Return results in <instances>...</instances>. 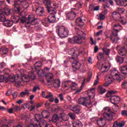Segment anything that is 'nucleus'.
I'll return each mask as SVG.
<instances>
[{
	"label": "nucleus",
	"mask_w": 127,
	"mask_h": 127,
	"mask_svg": "<svg viewBox=\"0 0 127 127\" xmlns=\"http://www.w3.org/2000/svg\"><path fill=\"white\" fill-rule=\"evenodd\" d=\"M3 71L4 73V76L0 75V83H2L4 80L6 83H7L9 81L12 82H16L19 78V75L18 74L14 75L12 74L9 75L8 72H7L9 71V69L7 68L4 69Z\"/></svg>",
	"instance_id": "obj_1"
},
{
	"label": "nucleus",
	"mask_w": 127,
	"mask_h": 127,
	"mask_svg": "<svg viewBox=\"0 0 127 127\" xmlns=\"http://www.w3.org/2000/svg\"><path fill=\"white\" fill-rule=\"evenodd\" d=\"M77 34L79 37L77 36H74L72 38H68V42L72 44H75V43L81 44V43L83 42V39H86V34L83 33L81 30H78L77 31Z\"/></svg>",
	"instance_id": "obj_2"
},
{
	"label": "nucleus",
	"mask_w": 127,
	"mask_h": 127,
	"mask_svg": "<svg viewBox=\"0 0 127 127\" xmlns=\"http://www.w3.org/2000/svg\"><path fill=\"white\" fill-rule=\"evenodd\" d=\"M52 3L55 7L48 8V11L50 13L48 17V21L50 23H54L56 21V17L55 16L56 13H57L56 8H58L59 6V4L58 3H56V2H53Z\"/></svg>",
	"instance_id": "obj_3"
},
{
	"label": "nucleus",
	"mask_w": 127,
	"mask_h": 127,
	"mask_svg": "<svg viewBox=\"0 0 127 127\" xmlns=\"http://www.w3.org/2000/svg\"><path fill=\"white\" fill-rule=\"evenodd\" d=\"M56 32L61 38H66L69 35V30L63 26L57 27Z\"/></svg>",
	"instance_id": "obj_4"
},
{
	"label": "nucleus",
	"mask_w": 127,
	"mask_h": 127,
	"mask_svg": "<svg viewBox=\"0 0 127 127\" xmlns=\"http://www.w3.org/2000/svg\"><path fill=\"white\" fill-rule=\"evenodd\" d=\"M115 77L113 78L112 75L109 76L108 77L105 78V81L108 82L109 83L112 84L113 83V80H115L117 82H121L122 80L126 79V77H124L123 75L116 73L114 75Z\"/></svg>",
	"instance_id": "obj_5"
},
{
	"label": "nucleus",
	"mask_w": 127,
	"mask_h": 127,
	"mask_svg": "<svg viewBox=\"0 0 127 127\" xmlns=\"http://www.w3.org/2000/svg\"><path fill=\"white\" fill-rule=\"evenodd\" d=\"M105 112L103 113V117L107 121H112L113 120V115H112V110L109 107H106L104 109Z\"/></svg>",
	"instance_id": "obj_6"
},
{
	"label": "nucleus",
	"mask_w": 127,
	"mask_h": 127,
	"mask_svg": "<svg viewBox=\"0 0 127 127\" xmlns=\"http://www.w3.org/2000/svg\"><path fill=\"white\" fill-rule=\"evenodd\" d=\"M117 92L114 91H109L108 93L106 94V97L107 98H110L111 103L112 104H116V96H113L115 95Z\"/></svg>",
	"instance_id": "obj_7"
},
{
	"label": "nucleus",
	"mask_w": 127,
	"mask_h": 127,
	"mask_svg": "<svg viewBox=\"0 0 127 127\" xmlns=\"http://www.w3.org/2000/svg\"><path fill=\"white\" fill-rule=\"evenodd\" d=\"M121 27L120 28V30L123 29V27L120 24H116L114 26V30L112 31V34L113 35L114 38H115L116 40H117V38H118V33L120 32L119 29H116V27Z\"/></svg>",
	"instance_id": "obj_8"
},
{
	"label": "nucleus",
	"mask_w": 127,
	"mask_h": 127,
	"mask_svg": "<svg viewBox=\"0 0 127 127\" xmlns=\"http://www.w3.org/2000/svg\"><path fill=\"white\" fill-rule=\"evenodd\" d=\"M36 18H34V15H29L28 17L26 24H31L32 25H35L36 24Z\"/></svg>",
	"instance_id": "obj_9"
},
{
	"label": "nucleus",
	"mask_w": 127,
	"mask_h": 127,
	"mask_svg": "<svg viewBox=\"0 0 127 127\" xmlns=\"http://www.w3.org/2000/svg\"><path fill=\"white\" fill-rule=\"evenodd\" d=\"M72 61H73V63H72V66L73 69V72H76V70L80 69L81 64L78 61L75 60V59L74 60H72Z\"/></svg>",
	"instance_id": "obj_10"
},
{
	"label": "nucleus",
	"mask_w": 127,
	"mask_h": 127,
	"mask_svg": "<svg viewBox=\"0 0 127 127\" xmlns=\"http://www.w3.org/2000/svg\"><path fill=\"white\" fill-rule=\"evenodd\" d=\"M78 104H79V105H82L83 106L87 107L88 105L91 106V105H92V102H90L89 103H88L87 102V99L82 97L78 99Z\"/></svg>",
	"instance_id": "obj_11"
},
{
	"label": "nucleus",
	"mask_w": 127,
	"mask_h": 127,
	"mask_svg": "<svg viewBox=\"0 0 127 127\" xmlns=\"http://www.w3.org/2000/svg\"><path fill=\"white\" fill-rule=\"evenodd\" d=\"M68 54L69 55H70V56H68L69 60H74L75 58L73 56H75V55L77 56L76 52L75 51V49L74 48L69 49Z\"/></svg>",
	"instance_id": "obj_12"
},
{
	"label": "nucleus",
	"mask_w": 127,
	"mask_h": 127,
	"mask_svg": "<svg viewBox=\"0 0 127 127\" xmlns=\"http://www.w3.org/2000/svg\"><path fill=\"white\" fill-rule=\"evenodd\" d=\"M66 18L69 20H73L76 18V13L74 11H70L66 14Z\"/></svg>",
	"instance_id": "obj_13"
},
{
	"label": "nucleus",
	"mask_w": 127,
	"mask_h": 127,
	"mask_svg": "<svg viewBox=\"0 0 127 127\" xmlns=\"http://www.w3.org/2000/svg\"><path fill=\"white\" fill-rule=\"evenodd\" d=\"M96 122L99 127H105V125H106V120L103 118H100L98 120H96Z\"/></svg>",
	"instance_id": "obj_14"
},
{
	"label": "nucleus",
	"mask_w": 127,
	"mask_h": 127,
	"mask_svg": "<svg viewBox=\"0 0 127 127\" xmlns=\"http://www.w3.org/2000/svg\"><path fill=\"white\" fill-rule=\"evenodd\" d=\"M2 24L4 26H6V27H11V26L13 25V22L8 19H6L5 21L2 23Z\"/></svg>",
	"instance_id": "obj_15"
},
{
	"label": "nucleus",
	"mask_w": 127,
	"mask_h": 127,
	"mask_svg": "<svg viewBox=\"0 0 127 127\" xmlns=\"http://www.w3.org/2000/svg\"><path fill=\"white\" fill-rule=\"evenodd\" d=\"M75 24L77 26L81 27V26H83V25H84V22H83L82 18H81V17H79L76 18L75 20Z\"/></svg>",
	"instance_id": "obj_16"
},
{
	"label": "nucleus",
	"mask_w": 127,
	"mask_h": 127,
	"mask_svg": "<svg viewBox=\"0 0 127 127\" xmlns=\"http://www.w3.org/2000/svg\"><path fill=\"white\" fill-rule=\"evenodd\" d=\"M118 53L121 55V56H125L127 53V51H126V47L124 46L120 49L118 51Z\"/></svg>",
	"instance_id": "obj_17"
},
{
	"label": "nucleus",
	"mask_w": 127,
	"mask_h": 127,
	"mask_svg": "<svg viewBox=\"0 0 127 127\" xmlns=\"http://www.w3.org/2000/svg\"><path fill=\"white\" fill-rule=\"evenodd\" d=\"M61 84V81H60V79H56L54 80V87L56 89H58L59 87H60V85Z\"/></svg>",
	"instance_id": "obj_18"
},
{
	"label": "nucleus",
	"mask_w": 127,
	"mask_h": 127,
	"mask_svg": "<svg viewBox=\"0 0 127 127\" xmlns=\"http://www.w3.org/2000/svg\"><path fill=\"white\" fill-rule=\"evenodd\" d=\"M73 127H83V124L82 122H80L79 120H76L72 123Z\"/></svg>",
	"instance_id": "obj_19"
},
{
	"label": "nucleus",
	"mask_w": 127,
	"mask_h": 127,
	"mask_svg": "<svg viewBox=\"0 0 127 127\" xmlns=\"http://www.w3.org/2000/svg\"><path fill=\"white\" fill-rule=\"evenodd\" d=\"M44 3L45 5H46L47 10H48V8H51V7H55L54 5H53L54 7L51 6V1L50 0H44Z\"/></svg>",
	"instance_id": "obj_20"
},
{
	"label": "nucleus",
	"mask_w": 127,
	"mask_h": 127,
	"mask_svg": "<svg viewBox=\"0 0 127 127\" xmlns=\"http://www.w3.org/2000/svg\"><path fill=\"white\" fill-rule=\"evenodd\" d=\"M8 49L4 46H2L0 49V54L5 55L7 53Z\"/></svg>",
	"instance_id": "obj_21"
},
{
	"label": "nucleus",
	"mask_w": 127,
	"mask_h": 127,
	"mask_svg": "<svg viewBox=\"0 0 127 127\" xmlns=\"http://www.w3.org/2000/svg\"><path fill=\"white\" fill-rule=\"evenodd\" d=\"M107 90L104 88L102 86H99L97 88V92L100 95H103L106 93Z\"/></svg>",
	"instance_id": "obj_22"
},
{
	"label": "nucleus",
	"mask_w": 127,
	"mask_h": 127,
	"mask_svg": "<svg viewBox=\"0 0 127 127\" xmlns=\"http://www.w3.org/2000/svg\"><path fill=\"white\" fill-rule=\"evenodd\" d=\"M42 65V63L41 61L37 62L34 64L35 69L37 70H39L41 69Z\"/></svg>",
	"instance_id": "obj_23"
},
{
	"label": "nucleus",
	"mask_w": 127,
	"mask_h": 127,
	"mask_svg": "<svg viewBox=\"0 0 127 127\" xmlns=\"http://www.w3.org/2000/svg\"><path fill=\"white\" fill-rule=\"evenodd\" d=\"M50 115V114L49 113V112L46 110H44L42 112V117L44 119H48Z\"/></svg>",
	"instance_id": "obj_24"
},
{
	"label": "nucleus",
	"mask_w": 127,
	"mask_h": 127,
	"mask_svg": "<svg viewBox=\"0 0 127 127\" xmlns=\"http://www.w3.org/2000/svg\"><path fill=\"white\" fill-rule=\"evenodd\" d=\"M14 9L16 11H17V12H20V9H21V8L20 7V5L17 3V2L16 1L14 2Z\"/></svg>",
	"instance_id": "obj_25"
},
{
	"label": "nucleus",
	"mask_w": 127,
	"mask_h": 127,
	"mask_svg": "<svg viewBox=\"0 0 127 127\" xmlns=\"http://www.w3.org/2000/svg\"><path fill=\"white\" fill-rule=\"evenodd\" d=\"M71 111H72V112H74V113H75V114H77L78 115L79 113H80V108H79L77 106H72L71 107L70 109Z\"/></svg>",
	"instance_id": "obj_26"
},
{
	"label": "nucleus",
	"mask_w": 127,
	"mask_h": 127,
	"mask_svg": "<svg viewBox=\"0 0 127 127\" xmlns=\"http://www.w3.org/2000/svg\"><path fill=\"white\" fill-rule=\"evenodd\" d=\"M48 94V95L45 96V98L49 99V101L50 102H54V98L53 97V95H52V93H51L50 92H49Z\"/></svg>",
	"instance_id": "obj_27"
},
{
	"label": "nucleus",
	"mask_w": 127,
	"mask_h": 127,
	"mask_svg": "<svg viewBox=\"0 0 127 127\" xmlns=\"http://www.w3.org/2000/svg\"><path fill=\"white\" fill-rule=\"evenodd\" d=\"M37 10H38L39 12V15H40V16H42V15H43V14L45 12V11H44V7H38V8H37L36 11H37Z\"/></svg>",
	"instance_id": "obj_28"
},
{
	"label": "nucleus",
	"mask_w": 127,
	"mask_h": 127,
	"mask_svg": "<svg viewBox=\"0 0 127 127\" xmlns=\"http://www.w3.org/2000/svg\"><path fill=\"white\" fill-rule=\"evenodd\" d=\"M121 71L124 76H127V65L122 66L121 68Z\"/></svg>",
	"instance_id": "obj_29"
},
{
	"label": "nucleus",
	"mask_w": 127,
	"mask_h": 127,
	"mask_svg": "<svg viewBox=\"0 0 127 127\" xmlns=\"http://www.w3.org/2000/svg\"><path fill=\"white\" fill-rule=\"evenodd\" d=\"M38 127H46L47 126V122L45 120H42L40 122Z\"/></svg>",
	"instance_id": "obj_30"
},
{
	"label": "nucleus",
	"mask_w": 127,
	"mask_h": 127,
	"mask_svg": "<svg viewBox=\"0 0 127 127\" xmlns=\"http://www.w3.org/2000/svg\"><path fill=\"white\" fill-rule=\"evenodd\" d=\"M43 117H42V115L41 116L40 114H36L35 115V119L36 120V122L37 123H39L41 121Z\"/></svg>",
	"instance_id": "obj_31"
},
{
	"label": "nucleus",
	"mask_w": 127,
	"mask_h": 127,
	"mask_svg": "<svg viewBox=\"0 0 127 127\" xmlns=\"http://www.w3.org/2000/svg\"><path fill=\"white\" fill-rule=\"evenodd\" d=\"M100 71L102 72V73H106V72H108V71H109L108 66L102 64Z\"/></svg>",
	"instance_id": "obj_32"
},
{
	"label": "nucleus",
	"mask_w": 127,
	"mask_h": 127,
	"mask_svg": "<svg viewBox=\"0 0 127 127\" xmlns=\"http://www.w3.org/2000/svg\"><path fill=\"white\" fill-rule=\"evenodd\" d=\"M82 7V3L80 2H78L76 3L74 5V8H72L71 10H73V9H75L76 10H78V9H80Z\"/></svg>",
	"instance_id": "obj_33"
},
{
	"label": "nucleus",
	"mask_w": 127,
	"mask_h": 127,
	"mask_svg": "<svg viewBox=\"0 0 127 127\" xmlns=\"http://www.w3.org/2000/svg\"><path fill=\"white\" fill-rule=\"evenodd\" d=\"M106 37L107 38H110V39H111L113 42V43H117L118 41H119V40L120 39L119 37H117V40L116 39V38H114V37L112 35H111L110 37L107 36Z\"/></svg>",
	"instance_id": "obj_34"
},
{
	"label": "nucleus",
	"mask_w": 127,
	"mask_h": 127,
	"mask_svg": "<svg viewBox=\"0 0 127 127\" xmlns=\"http://www.w3.org/2000/svg\"><path fill=\"white\" fill-rule=\"evenodd\" d=\"M11 11V9H9V8L5 7L4 8V11H3L2 13L4 15H9V14H10Z\"/></svg>",
	"instance_id": "obj_35"
},
{
	"label": "nucleus",
	"mask_w": 127,
	"mask_h": 127,
	"mask_svg": "<svg viewBox=\"0 0 127 127\" xmlns=\"http://www.w3.org/2000/svg\"><path fill=\"white\" fill-rule=\"evenodd\" d=\"M59 116H58L57 114H54L53 116L52 121L53 122V123H57V122L59 121Z\"/></svg>",
	"instance_id": "obj_36"
},
{
	"label": "nucleus",
	"mask_w": 127,
	"mask_h": 127,
	"mask_svg": "<svg viewBox=\"0 0 127 127\" xmlns=\"http://www.w3.org/2000/svg\"><path fill=\"white\" fill-rule=\"evenodd\" d=\"M46 78H49V79L47 80L48 83H51L52 82V79H53V76L51 73H47L46 74Z\"/></svg>",
	"instance_id": "obj_37"
},
{
	"label": "nucleus",
	"mask_w": 127,
	"mask_h": 127,
	"mask_svg": "<svg viewBox=\"0 0 127 127\" xmlns=\"http://www.w3.org/2000/svg\"><path fill=\"white\" fill-rule=\"evenodd\" d=\"M98 60H104L105 59V54L103 53H100L99 55L97 56Z\"/></svg>",
	"instance_id": "obj_38"
},
{
	"label": "nucleus",
	"mask_w": 127,
	"mask_h": 127,
	"mask_svg": "<svg viewBox=\"0 0 127 127\" xmlns=\"http://www.w3.org/2000/svg\"><path fill=\"white\" fill-rule=\"evenodd\" d=\"M38 71V75L40 76V77H42L44 76V74H45V70L44 69H39Z\"/></svg>",
	"instance_id": "obj_39"
},
{
	"label": "nucleus",
	"mask_w": 127,
	"mask_h": 127,
	"mask_svg": "<svg viewBox=\"0 0 127 127\" xmlns=\"http://www.w3.org/2000/svg\"><path fill=\"white\" fill-rule=\"evenodd\" d=\"M12 18L13 19L12 21L13 22V23H18L19 20V17L18 16H13Z\"/></svg>",
	"instance_id": "obj_40"
},
{
	"label": "nucleus",
	"mask_w": 127,
	"mask_h": 127,
	"mask_svg": "<svg viewBox=\"0 0 127 127\" xmlns=\"http://www.w3.org/2000/svg\"><path fill=\"white\" fill-rule=\"evenodd\" d=\"M6 19V18L5 17V15L4 14H0V21L1 22H4Z\"/></svg>",
	"instance_id": "obj_41"
},
{
	"label": "nucleus",
	"mask_w": 127,
	"mask_h": 127,
	"mask_svg": "<svg viewBox=\"0 0 127 127\" xmlns=\"http://www.w3.org/2000/svg\"><path fill=\"white\" fill-rule=\"evenodd\" d=\"M26 95H29V92L27 90H26L25 92H21L20 94V96H21L22 98H24Z\"/></svg>",
	"instance_id": "obj_42"
},
{
	"label": "nucleus",
	"mask_w": 127,
	"mask_h": 127,
	"mask_svg": "<svg viewBox=\"0 0 127 127\" xmlns=\"http://www.w3.org/2000/svg\"><path fill=\"white\" fill-rule=\"evenodd\" d=\"M124 60H125V58L124 57L117 56L116 58V61H117V62H121L122 63V62H124Z\"/></svg>",
	"instance_id": "obj_43"
},
{
	"label": "nucleus",
	"mask_w": 127,
	"mask_h": 127,
	"mask_svg": "<svg viewBox=\"0 0 127 127\" xmlns=\"http://www.w3.org/2000/svg\"><path fill=\"white\" fill-rule=\"evenodd\" d=\"M70 89L73 91H75V90L77 89V84H76L75 82L72 83L70 85Z\"/></svg>",
	"instance_id": "obj_44"
},
{
	"label": "nucleus",
	"mask_w": 127,
	"mask_h": 127,
	"mask_svg": "<svg viewBox=\"0 0 127 127\" xmlns=\"http://www.w3.org/2000/svg\"><path fill=\"white\" fill-rule=\"evenodd\" d=\"M113 105H114L113 106V111L115 112V113H117V112H118L119 111V105H118L116 104H113Z\"/></svg>",
	"instance_id": "obj_45"
},
{
	"label": "nucleus",
	"mask_w": 127,
	"mask_h": 127,
	"mask_svg": "<svg viewBox=\"0 0 127 127\" xmlns=\"http://www.w3.org/2000/svg\"><path fill=\"white\" fill-rule=\"evenodd\" d=\"M28 77L29 80H35V75H34V73H29Z\"/></svg>",
	"instance_id": "obj_46"
},
{
	"label": "nucleus",
	"mask_w": 127,
	"mask_h": 127,
	"mask_svg": "<svg viewBox=\"0 0 127 127\" xmlns=\"http://www.w3.org/2000/svg\"><path fill=\"white\" fill-rule=\"evenodd\" d=\"M103 51L104 53L106 54V55H109L110 54V52H111V50L109 49L105 48L103 49Z\"/></svg>",
	"instance_id": "obj_47"
},
{
	"label": "nucleus",
	"mask_w": 127,
	"mask_h": 127,
	"mask_svg": "<svg viewBox=\"0 0 127 127\" xmlns=\"http://www.w3.org/2000/svg\"><path fill=\"white\" fill-rule=\"evenodd\" d=\"M121 101V98L119 96H115V104H119Z\"/></svg>",
	"instance_id": "obj_48"
},
{
	"label": "nucleus",
	"mask_w": 127,
	"mask_h": 127,
	"mask_svg": "<svg viewBox=\"0 0 127 127\" xmlns=\"http://www.w3.org/2000/svg\"><path fill=\"white\" fill-rule=\"evenodd\" d=\"M37 90H40V88H39V85L35 86L33 89V92L34 93H35V92H36Z\"/></svg>",
	"instance_id": "obj_49"
},
{
	"label": "nucleus",
	"mask_w": 127,
	"mask_h": 127,
	"mask_svg": "<svg viewBox=\"0 0 127 127\" xmlns=\"http://www.w3.org/2000/svg\"><path fill=\"white\" fill-rule=\"evenodd\" d=\"M122 88L124 89H127V82L124 81L122 84Z\"/></svg>",
	"instance_id": "obj_50"
},
{
	"label": "nucleus",
	"mask_w": 127,
	"mask_h": 127,
	"mask_svg": "<svg viewBox=\"0 0 127 127\" xmlns=\"http://www.w3.org/2000/svg\"><path fill=\"white\" fill-rule=\"evenodd\" d=\"M68 116L71 120H75V114H74V113H69L68 114Z\"/></svg>",
	"instance_id": "obj_51"
},
{
	"label": "nucleus",
	"mask_w": 127,
	"mask_h": 127,
	"mask_svg": "<svg viewBox=\"0 0 127 127\" xmlns=\"http://www.w3.org/2000/svg\"><path fill=\"white\" fill-rule=\"evenodd\" d=\"M125 126V122L122 121L121 122L118 123V127H123Z\"/></svg>",
	"instance_id": "obj_52"
},
{
	"label": "nucleus",
	"mask_w": 127,
	"mask_h": 127,
	"mask_svg": "<svg viewBox=\"0 0 127 127\" xmlns=\"http://www.w3.org/2000/svg\"><path fill=\"white\" fill-rule=\"evenodd\" d=\"M99 16L100 20H104V19H105V15L104 14L101 13Z\"/></svg>",
	"instance_id": "obj_53"
},
{
	"label": "nucleus",
	"mask_w": 127,
	"mask_h": 127,
	"mask_svg": "<svg viewBox=\"0 0 127 127\" xmlns=\"http://www.w3.org/2000/svg\"><path fill=\"white\" fill-rule=\"evenodd\" d=\"M25 21H26V17L25 16L22 17L21 18V22H22V23H24Z\"/></svg>",
	"instance_id": "obj_54"
},
{
	"label": "nucleus",
	"mask_w": 127,
	"mask_h": 127,
	"mask_svg": "<svg viewBox=\"0 0 127 127\" xmlns=\"http://www.w3.org/2000/svg\"><path fill=\"white\" fill-rule=\"evenodd\" d=\"M120 22L122 23L123 25H126L127 24V22L126 20L122 19L120 20Z\"/></svg>",
	"instance_id": "obj_55"
},
{
	"label": "nucleus",
	"mask_w": 127,
	"mask_h": 127,
	"mask_svg": "<svg viewBox=\"0 0 127 127\" xmlns=\"http://www.w3.org/2000/svg\"><path fill=\"white\" fill-rule=\"evenodd\" d=\"M113 127H119V123L117 121H115L113 124Z\"/></svg>",
	"instance_id": "obj_56"
},
{
	"label": "nucleus",
	"mask_w": 127,
	"mask_h": 127,
	"mask_svg": "<svg viewBox=\"0 0 127 127\" xmlns=\"http://www.w3.org/2000/svg\"><path fill=\"white\" fill-rule=\"evenodd\" d=\"M81 72L82 73H85L86 72V67L85 66H82L80 69Z\"/></svg>",
	"instance_id": "obj_57"
},
{
	"label": "nucleus",
	"mask_w": 127,
	"mask_h": 127,
	"mask_svg": "<svg viewBox=\"0 0 127 127\" xmlns=\"http://www.w3.org/2000/svg\"><path fill=\"white\" fill-rule=\"evenodd\" d=\"M59 98L61 101H64V96L63 94H61L59 95Z\"/></svg>",
	"instance_id": "obj_58"
},
{
	"label": "nucleus",
	"mask_w": 127,
	"mask_h": 127,
	"mask_svg": "<svg viewBox=\"0 0 127 127\" xmlns=\"http://www.w3.org/2000/svg\"><path fill=\"white\" fill-rule=\"evenodd\" d=\"M4 66H5V64L4 63L2 62L0 64V69H2L3 68V67H4Z\"/></svg>",
	"instance_id": "obj_59"
},
{
	"label": "nucleus",
	"mask_w": 127,
	"mask_h": 127,
	"mask_svg": "<svg viewBox=\"0 0 127 127\" xmlns=\"http://www.w3.org/2000/svg\"><path fill=\"white\" fill-rule=\"evenodd\" d=\"M12 95L13 96V99H15V98L17 97V92H14L13 94H12Z\"/></svg>",
	"instance_id": "obj_60"
},
{
	"label": "nucleus",
	"mask_w": 127,
	"mask_h": 127,
	"mask_svg": "<svg viewBox=\"0 0 127 127\" xmlns=\"http://www.w3.org/2000/svg\"><path fill=\"white\" fill-rule=\"evenodd\" d=\"M103 32V31H99L96 34V36H100L102 34V33Z\"/></svg>",
	"instance_id": "obj_61"
},
{
	"label": "nucleus",
	"mask_w": 127,
	"mask_h": 127,
	"mask_svg": "<svg viewBox=\"0 0 127 127\" xmlns=\"http://www.w3.org/2000/svg\"><path fill=\"white\" fill-rule=\"evenodd\" d=\"M11 94V90H8L6 93V96H10V95H12Z\"/></svg>",
	"instance_id": "obj_62"
},
{
	"label": "nucleus",
	"mask_w": 127,
	"mask_h": 127,
	"mask_svg": "<svg viewBox=\"0 0 127 127\" xmlns=\"http://www.w3.org/2000/svg\"><path fill=\"white\" fill-rule=\"evenodd\" d=\"M19 109V106H15V107H14L13 108V111H18V109Z\"/></svg>",
	"instance_id": "obj_63"
},
{
	"label": "nucleus",
	"mask_w": 127,
	"mask_h": 127,
	"mask_svg": "<svg viewBox=\"0 0 127 127\" xmlns=\"http://www.w3.org/2000/svg\"><path fill=\"white\" fill-rule=\"evenodd\" d=\"M4 4V0H0V6H2Z\"/></svg>",
	"instance_id": "obj_64"
}]
</instances>
